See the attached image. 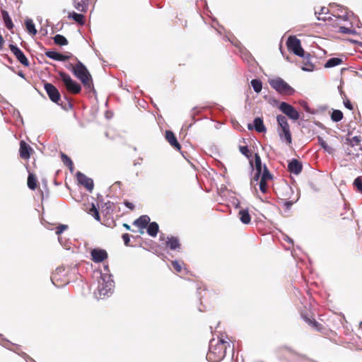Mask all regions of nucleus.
Returning <instances> with one entry per match:
<instances>
[{
	"mask_svg": "<svg viewBox=\"0 0 362 362\" xmlns=\"http://www.w3.org/2000/svg\"><path fill=\"white\" fill-rule=\"evenodd\" d=\"M228 349L233 352V346L230 345L227 336L221 334L217 338H213L209 342L206 359L211 362H220L225 358Z\"/></svg>",
	"mask_w": 362,
	"mask_h": 362,
	"instance_id": "f257e3e1",
	"label": "nucleus"
},
{
	"mask_svg": "<svg viewBox=\"0 0 362 362\" xmlns=\"http://www.w3.org/2000/svg\"><path fill=\"white\" fill-rule=\"evenodd\" d=\"M77 62L73 68V74L81 81L83 86L88 90L93 88V81L89 71L86 66L76 58Z\"/></svg>",
	"mask_w": 362,
	"mask_h": 362,
	"instance_id": "f03ea898",
	"label": "nucleus"
},
{
	"mask_svg": "<svg viewBox=\"0 0 362 362\" xmlns=\"http://www.w3.org/2000/svg\"><path fill=\"white\" fill-rule=\"evenodd\" d=\"M276 121L280 129L278 130L279 136L281 140H285L290 145L292 143V136L286 117L283 115L276 116Z\"/></svg>",
	"mask_w": 362,
	"mask_h": 362,
	"instance_id": "7ed1b4c3",
	"label": "nucleus"
},
{
	"mask_svg": "<svg viewBox=\"0 0 362 362\" xmlns=\"http://www.w3.org/2000/svg\"><path fill=\"white\" fill-rule=\"evenodd\" d=\"M269 83L272 88L281 95H292L295 90L281 78L270 79Z\"/></svg>",
	"mask_w": 362,
	"mask_h": 362,
	"instance_id": "20e7f679",
	"label": "nucleus"
},
{
	"mask_svg": "<svg viewBox=\"0 0 362 362\" xmlns=\"http://www.w3.org/2000/svg\"><path fill=\"white\" fill-rule=\"evenodd\" d=\"M58 74L68 92L72 94H78L81 92V85L76 81H74L68 74L60 71L58 72Z\"/></svg>",
	"mask_w": 362,
	"mask_h": 362,
	"instance_id": "39448f33",
	"label": "nucleus"
},
{
	"mask_svg": "<svg viewBox=\"0 0 362 362\" xmlns=\"http://www.w3.org/2000/svg\"><path fill=\"white\" fill-rule=\"evenodd\" d=\"M293 195L294 192L292 187L286 185L283 188V192L280 199L282 202V204L286 209H290L291 206L298 201V195L296 194L294 197H293Z\"/></svg>",
	"mask_w": 362,
	"mask_h": 362,
	"instance_id": "423d86ee",
	"label": "nucleus"
},
{
	"mask_svg": "<svg viewBox=\"0 0 362 362\" xmlns=\"http://www.w3.org/2000/svg\"><path fill=\"white\" fill-rule=\"evenodd\" d=\"M286 45L288 49L293 52L295 54L300 57L304 56V50L301 47L300 41L296 36L288 37Z\"/></svg>",
	"mask_w": 362,
	"mask_h": 362,
	"instance_id": "0eeeda50",
	"label": "nucleus"
},
{
	"mask_svg": "<svg viewBox=\"0 0 362 362\" xmlns=\"http://www.w3.org/2000/svg\"><path fill=\"white\" fill-rule=\"evenodd\" d=\"M279 109L290 119L296 121L300 117L299 112L290 104L282 102L279 106Z\"/></svg>",
	"mask_w": 362,
	"mask_h": 362,
	"instance_id": "6e6552de",
	"label": "nucleus"
},
{
	"mask_svg": "<svg viewBox=\"0 0 362 362\" xmlns=\"http://www.w3.org/2000/svg\"><path fill=\"white\" fill-rule=\"evenodd\" d=\"M273 178L272 175L268 170V168L264 165V170L262 174L260 175L259 177V189L262 193H266L267 192L268 189V185L267 182L269 181H271Z\"/></svg>",
	"mask_w": 362,
	"mask_h": 362,
	"instance_id": "1a4fd4ad",
	"label": "nucleus"
},
{
	"mask_svg": "<svg viewBox=\"0 0 362 362\" xmlns=\"http://www.w3.org/2000/svg\"><path fill=\"white\" fill-rule=\"evenodd\" d=\"M44 88L49 97V98L55 103H59L61 99V95L58 89L50 83H45Z\"/></svg>",
	"mask_w": 362,
	"mask_h": 362,
	"instance_id": "9d476101",
	"label": "nucleus"
},
{
	"mask_svg": "<svg viewBox=\"0 0 362 362\" xmlns=\"http://www.w3.org/2000/svg\"><path fill=\"white\" fill-rule=\"evenodd\" d=\"M9 49L21 64L26 67L29 66L30 62L28 58L16 45L11 44L9 45Z\"/></svg>",
	"mask_w": 362,
	"mask_h": 362,
	"instance_id": "9b49d317",
	"label": "nucleus"
},
{
	"mask_svg": "<svg viewBox=\"0 0 362 362\" xmlns=\"http://www.w3.org/2000/svg\"><path fill=\"white\" fill-rule=\"evenodd\" d=\"M98 291L100 296H105L111 293L114 286L113 281H105L104 277H101V279L98 281Z\"/></svg>",
	"mask_w": 362,
	"mask_h": 362,
	"instance_id": "f8f14e48",
	"label": "nucleus"
},
{
	"mask_svg": "<svg viewBox=\"0 0 362 362\" xmlns=\"http://www.w3.org/2000/svg\"><path fill=\"white\" fill-rule=\"evenodd\" d=\"M91 259L95 263L103 262L108 257V254L105 250L100 248H94L90 251Z\"/></svg>",
	"mask_w": 362,
	"mask_h": 362,
	"instance_id": "ddd939ff",
	"label": "nucleus"
},
{
	"mask_svg": "<svg viewBox=\"0 0 362 362\" xmlns=\"http://www.w3.org/2000/svg\"><path fill=\"white\" fill-rule=\"evenodd\" d=\"M255 168L256 173L254 177L251 179L250 184L251 185L255 187L258 184V181L262 173V162L260 156L255 153Z\"/></svg>",
	"mask_w": 362,
	"mask_h": 362,
	"instance_id": "4468645a",
	"label": "nucleus"
},
{
	"mask_svg": "<svg viewBox=\"0 0 362 362\" xmlns=\"http://www.w3.org/2000/svg\"><path fill=\"white\" fill-rule=\"evenodd\" d=\"M160 240H165L166 247H168L172 250L180 248L181 244L177 237L170 236L165 238L163 234L160 236Z\"/></svg>",
	"mask_w": 362,
	"mask_h": 362,
	"instance_id": "2eb2a0df",
	"label": "nucleus"
},
{
	"mask_svg": "<svg viewBox=\"0 0 362 362\" xmlns=\"http://www.w3.org/2000/svg\"><path fill=\"white\" fill-rule=\"evenodd\" d=\"M76 179L78 183L84 186L88 191H92L93 189V181L91 178L88 177L81 172H78L76 173Z\"/></svg>",
	"mask_w": 362,
	"mask_h": 362,
	"instance_id": "dca6fc26",
	"label": "nucleus"
},
{
	"mask_svg": "<svg viewBox=\"0 0 362 362\" xmlns=\"http://www.w3.org/2000/svg\"><path fill=\"white\" fill-rule=\"evenodd\" d=\"M149 222V216L147 215H142L133 222V225L138 227L139 228L140 233L143 234L144 229L147 228Z\"/></svg>",
	"mask_w": 362,
	"mask_h": 362,
	"instance_id": "f3484780",
	"label": "nucleus"
},
{
	"mask_svg": "<svg viewBox=\"0 0 362 362\" xmlns=\"http://www.w3.org/2000/svg\"><path fill=\"white\" fill-rule=\"evenodd\" d=\"M62 272H64V270L57 269L55 271V272L52 274V275L51 276L52 283L57 287L62 286L69 282L67 279H66L64 280H61V276H62Z\"/></svg>",
	"mask_w": 362,
	"mask_h": 362,
	"instance_id": "a211bd4d",
	"label": "nucleus"
},
{
	"mask_svg": "<svg viewBox=\"0 0 362 362\" xmlns=\"http://www.w3.org/2000/svg\"><path fill=\"white\" fill-rule=\"evenodd\" d=\"M90 0H72L73 6L81 13H86Z\"/></svg>",
	"mask_w": 362,
	"mask_h": 362,
	"instance_id": "6ab92c4d",
	"label": "nucleus"
},
{
	"mask_svg": "<svg viewBox=\"0 0 362 362\" xmlns=\"http://www.w3.org/2000/svg\"><path fill=\"white\" fill-rule=\"evenodd\" d=\"M32 151L33 150L30 148V146L28 144H27V143L25 141H21L20 142L19 153H20V156L22 159H24V160L29 159L30 157Z\"/></svg>",
	"mask_w": 362,
	"mask_h": 362,
	"instance_id": "aec40b11",
	"label": "nucleus"
},
{
	"mask_svg": "<svg viewBox=\"0 0 362 362\" xmlns=\"http://www.w3.org/2000/svg\"><path fill=\"white\" fill-rule=\"evenodd\" d=\"M247 128L250 130L255 129L259 133H264L267 131L263 119L261 117H256L254 119V124H248Z\"/></svg>",
	"mask_w": 362,
	"mask_h": 362,
	"instance_id": "412c9836",
	"label": "nucleus"
},
{
	"mask_svg": "<svg viewBox=\"0 0 362 362\" xmlns=\"http://www.w3.org/2000/svg\"><path fill=\"white\" fill-rule=\"evenodd\" d=\"M303 170L302 163L297 159H292L288 165V170L293 174L298 175Z\"/></svg>",
	"mask_w": 362,
	"mask_h": 362,
	"instance_id": "4be33fe9",
	"label": "nucleus"
},
{
	"mask_svg": "<svg viewBox=\"0 0 362 362\" xmlns=\"http://www.w3.org/2000/svg\"><path fill=\"white\" fill-rule=\"evenodd\" d=\"M165 139L168 141V142L176 150L180 151L181 150V145L178 142L175 134L170 131L167 130L165 132Z\"/></svg>",
	"mask_w": 362,
	"mask_h": 362,
	"instance_id": "5701e85b",
	"label": "nucleus"
},
{
	"mask_svg": "<svg viewBox=\"0 0 362 362\" xmlns=\"http://www.w3.org/2000/svg\"><path fill=\"white\" fill-rule=\"evenodd\" d=\"M240 221L244 224H249L251 221V216L248 209H241L238 212Z\"/></svg>",
	"mask_w": 362,
	"mask_h": 362,
	"instance_id": "b1692460",
	"label": "nucleus"
},
{
	"mask_svg": "<svg viewBox=\"0 0 362 362\" xmlns=\"http://www.w3.org/2000/svg\"><path fill=\"white\" fill-rule=\"evenodd\" d=\"M314 64L310 62V54L308 55L303 59L302 69L307 71H312L314 69Z\"/></svg>",
	"mask_w": 362,
	"mask_h": 362,
	"instance_id": "393cba45",
	"label": "nucleus"
},
{
	"mask_svg": "<svg viewBox=\"0 0 362 362\" xmlns=\"http://www.w3.org/2000/svg\"><path fill=\"white\" fill-rule=\"evenodd\" d=\"M146 228L148 234L151 237H156L159 230V226L156 222H149Z\"/></svg>",
	"mask_w": 362,
	"mask_h": 362,
	"instance_id": "a878e982",
	"label": "nucleus"
},
{
	"mask_svg": "<svg viewBox=\"0 0 362 362\" xmlns=\"http://www.w3.org/2000/svg\"><path fill=\"white\" fill-rule=\"evenodd\" d=\"M37 184L38 182L36 176L33 173H30L27 181V185L29 189L35 190L37 187Z\"/></svg>",
	"mask_w": 362,
	"mask_h": 362,
	"instance_id": "bb28decb",
	"label": "nucleus"
},
{
	"mask_svg": "<svg viewBox=\"0 0 362 362\" xmlns=\"http://www.w3.org/2000/svg\"><path fill=\"white\" fill-rule=\"evenodd\" d=\"M343 63V60L341 58L333 57L329 59L325 64V68H332L336 66L340 65Z\"/></svg>",
	"mask_w": 362,
	"mask_h": 362,
	"instance_id": "cd10ccee",
	"label": "nucleus"
},
{
	"mask_svg": "<svg viewBox=\"0 0 362 362\" xmlns=\"http://www.w3.org/2000/svg\"><path fill=\"white\" fill-rule=\"evenodd\" d=\"M61 158L64 165L69 168L71 173H73L74 166L71 159L64 153H61Z\"/></svg>",
	"mask_w": 362,
	"mask_h": 362,
	"instance_id": "c85d7f7f",
	"label": "nucleus"
},
{
	"mask_svg": "<svg viewBox=\"0 0 362 362\" xmlns=\"http://www.w3.org/2000/svg\"><path fill=\"white\" fill-rule=\"evenodd\" d=\"M68 17L73 18L74 21L81 25L85 24V16L81 13H77L75 12L69 13Z\"/></svg>",
	"mask_w": 362,
	"mask_h": 362,
	"instance_id": "c756f323",
	"label": "nucleus"
},
{
	"mask_svg": "<svg viewBox=\"0 0 362 362\" xmlns=\"http://www.w3.org/2000/svg\"><path fill=\"white\" fill-rule=\"evenodd\" d=\"M1 14H2V18L4 21L6 27L8 29L11 30L13 28V23L11 21V18H10V16L8 15V13L5 10H2Z\"/></svg>",
	"mask_w": 362,
	"mask_h": 362,
	"instance_id": "7c9ffc66",
	"label": "nucleus"
},
{
	"mask_svg": "<svg viewBox=\"0 0 362 362\" xmlns=\"http://www.w3.org/2000/svg\"><path fill=\"white\" fill-rule=\"evenodd\" d=\"M45 55L50 59L60 62H64V59L65 58L63 57L62 54L54 51L46 52Z\"/></svg>",
	"mask_w": 362,
	"mask_h": 362,
	"instance_id": "2f4dec72",
	"label": "nucleus"
},
{
	"mask_svg": "<svg viewBox=\"0 0 362 362\" xmlns=\"http://www.w3.org/2000/svg\"><path fill=\"white\" fill-rule=\"evenodd\" d=\"M25 24L27 31L30 34H31L33 35H35L37 33V30L35 29V26L33 21L31 19H27L25 22Z\"/></svg>",
	"mask_w": 362,
	"mask_h": 362,
	"instance_id": "473e14b6",
	"label": "nucleus"
},
{
	"mask_svg": "<svg viewBox=\"0 0 362 362\" xmlns=\"http://www.w3.org/2000/svg\"><path fill=\"white\" fill-rule=\"evenodd\" d=\"M54 44L60 46L67 45H68V40L66 38L59 34L56 35L54 37Z\"/></svg>",
	"mask_w": 362,
	"mask_h": 362,
	"instance_id": "72a5a7b5",
	"label": "nucleus"
},
{
	"mask_svg": "<svg viewBox=\"0 0 362 362\" xmlns=\"http://www.w3.org/2000/svg\"><path fill=\"white\" fill-rule=\"evenodd\" d=\"M317 140H318V143L320 145V146L327 152H328L329 153H332L333 151H334V149L329 146L327 142L321 137V136H318L317 137Z\"/></svg>",
	"mask_w": 362,
	"mask_h": 362,
	"instance_id": "f704fd0d",
	"label": "nucleus"
},
{
	"mask_svg": "<svg viewBox=\"0 0 362 362\" xmlns=\"http://www.w3.org/2000/svg\"><path fill=\"white\" fill-rule=\"evenodd\" d=\"M251 86H252L254 90L259 93L262 88V83L260 80L258 79H252L251 81Z\"/></svg>",
	"mask_w": 362,
	"mask_h": 362,
	"instance_id": "c9c22d12",
	"label": "nucleus"
},
{
	"mask_svg": "<svg viewBox=\"0 0 362 362\" xmlns=\"http://www.w3.org/2000/svg\"><path fill=\"white\" fill-rule=\"evenodd\" d=\"M331 119L334 122H339L343 119V113L341 110H334L331 115Z\"/></svg>",
	"mask_w": 362,
	"mask_h": 362,
	"instance_id": "e433bc0d",
	"label": "nucleus"
},
{
	"mask_svg": "<svg viewBox=\"0 0 362 362\" xmlns=\"http://www.w3.org/2000/svg\"><path fill=\"white\" fill-rule=\"evenodd\" d=\"M308 325H310L314 329H315L318 332H322L324 329L322 325L319 323L318 322H317L314 318L311 321V323H309Z\"/></svg>",
	"mask_w": 362,
	"mask_h": 362,
	"instance_id": "4c0bfd02",
	"label": "nucleus"
},
{
	"mask_svg": "<svg viewBox=\"0 0 362 362\" xmlns=\"http://www.w3.org/2000/svg\"><path fill=\"white\" fill-rule=\"evenodd\" d=\"M239 151L242 154L246 156L247 158H250L252 156V153L248 149L247 146H240Z\"/></svg>",
	"mask_w": 362,
	"mask_h": 362,
	"instance_id": "58836bf2",
	"label": "nucleus"
},
{
	"mask_svg": "<svg viewBox=\"0 0 362 362\" xmlns=\"http://www.w3.org/2000/svg\"><path fill=\"white\" fill-rule=\"evenodd\" d=\"M182 264H183L182 262H178L176 260L172 262L173 268L177 272H181L182 269Z\"/></svg>",
	"mask_w": 362,
	"mask_h": 362,
	"instance_id": "ea45409f",
	"label": "nucleus"
},
{
	"mask_svg": "<svg viewBox=\"0 0 362 362\" xmlns=\"http://www.w3.org/2000/svg\"><path fill=\"white\" fill-rule=\"evenodd\" d=\"M354 185L357 189L362 193V177H358L355 179Z\"/></svg>",
	"mask_w": 362,
	"mask_h": 362,
	"instance_id": "a19ab883",
	"label": "nucleus"
},
{
	"mask_svg": "<svg viewBox=\"0 0 362 362\" xmlns=\"http://www.w3.org/2000/svg\"><path fill=\"white\" fill-rule=\"evenodd\" d=\"M339 33L343 34H352L354 33V30L351 28H349L344 26H340L339 28Z\"/></svg>",
	"mask_w": 362,
	"mask_h": 362,
	"instance_id": "79ce46f5",
	"label": "nucleus"
},
{
	"mask_svg": "<svg viewBox=\"0 0 362 362\" xmlns=\"http://www.w3.org/2000/svg\"><path fill=\"white\" fill-rule=\"evenodd\" d=\"M90 214L94 216V218L96 220L100 221V215L98 211L97 210L94 205L92 206V208L90 209Z\"/></svg>",
	"mask_w": 362,
	"mask_h": 362,
	"instance_id": "37998d69",
	"label": "nucleus"
},
{
	"mask_svg": "<svg viewBox=\"0 0 362 362\" xmlns=\"http://www.w3.org/2000/svg\"><path fill=\"white\" fill-rule=\"evenodd\" d=\"M67 228H68V226L67 225L61 224V225H59V226H57L56 228V234L57 235H60L64 230H66Z\"/></svg>",
	"mask_w": 362,
	"mask_h": 362,
	"instance_id": "c03bdc74",
	"label": "nucleus"
},
{
	"mask_svg": "<svg viewBox=\"0 0 362 362\" xmlns=\"http://www.w3.org/2000/svg\"><path fill=\"white\" fill-rule=\"evenodd\" d=\"M124 243L126 246L129 245L130 235L128 233H124L122 236Z\"/></svg>",
	"mask_w": 362,
	"mask_h": 362,
	"instance_id": "a18cd8bd",
	"label": "nucleus"
},
{
	"mask_svg": "<svg viewBox=\"0 0 362 362\" xmlns=\"http://www.w3.org/2000/svg\"><path fill=\"white\" fill-rule=\"evenodd\" d=\"M344 105L347 109H349L350 110H354V107L349 99L344 100Z\"/></svg>",
	"mask_w": 362,
	"mask_h": 362,
	"instance_id": "49530a36",
	"label": "nucleus"
},
{
	"mask_svg": "<svg viewBox=\"0 0 362 362\" xmlns=\"http://www.w3.org/2000/svg\"><path fill=\"white\" fill-rule=\"evenodd\" d=\"M360 141H361V139H359L358 136H356L352 137L351 139H350V142L352 146H354V144H356V145L359 144Z\"/></svg>",
	"mask_w": 362,
	"mask_h": 362,
	"instance_id": "de8ad7c7",
	"label": "nucleus"
},
{
	"mask_svg": "<svg viewBox=\"0 0 362 362\" xmlns=\"http://www.w3.org/2000/svg\"><path fill=\"white\" fill-rule=\"evenodd\" d=\"M124 204L132 211H133L135 208L134 204L128 201H124Z\"/></svg>",
	"mask_w": 362,
	"mask_h": 362,
	"instance_id": "09e8293b",
	"label": "nucleus"
},
{
	"mask_svg": "<svg viewBox=\"0 0 362 362\" xmlns=\"http://www.w3.org/2000/svg\"><path fill=\"white\" fill-rule=\"evenodd\" d=\"M301 316H302L303 319L308 323V325L309 323H311V321L313 320V317H308V315H304L303 313H301Z\"/></svg>",
	"mask_w": 362,
	"mask_h": 362,
	"instance_id": "8fccbe9b",
	"label": "nucleus"
},
{
	"mask_svg": "<svg viewBox=\"0 0 362 362\" xmlns=\"http://www.w3.org/2000/svg\"><path fill=\"white\" fill-rule=\"evenodd\" d=\"M72 54L71 53H69L68 54H63V57H65L64 59V61H66V60H68L69 59H71L72 57Z\"/></svg>",
	"mask_w": 362,
	"mask_h": 362,
	"instance_id": "3c124183",
	"label": "nucleus"
},
{
	"mask_svg": "<svg viewBox=\"0 0 362 362\" xmlns=\"http://www.w3.org/2000/svg\"><path fill=\"white\" fill-rule=\"evenodd\" d=\"M4 43V40L3 37H2V35H0V49H2Z\"/></svg>",
	"mask_w": 362,
	"mask_h": 362,
	"instance_id": "603ef678",
	"label": "nucleus"
},
{
	"mask_svg": "<svg viewBox=\"0 0 362 362\" xmlns=\"http://www.w3.org/2000/svg\"><path fill=\"white\" fill-rule=\"evenodd\" d=\"M344 13H345V14L339 16V17L341 18V19H343L344 21H346L347 20V13H346V11H344Z\"/></svg>",
	"mask_w": 362,
	"mask_h": 362,
	"instance_id": "864d4df0",
	"label": "nucleus"
},
{
	"mask_svg": "<svg viewBox=\"0 0 362 362\" xmlns=\"http://www.w3.org/2000/svg\"><path fill=\"white\" fill-rule=\"evenodd\" d=\"M75 66V64H69L67 66V68L71 71V72L73 73V68L72 67H74Z\"/></svg>",
	"mask_w": 362,
	"mask_h": 362,
	"instance_id": "5fc2aeb1",
	"label": "nucleus"
},
{
	"mask_svg": "<svg viewBox=\"0 0 362 362\" xmlns=\"http://www.w3.org/2000/svg\"><path fill=\"white\" fill-rule=\"evenodd\" d=\"M328 11V9L325 7L321 8V12L320 13H326V12Z\"/></svg>",
	"mask_w": 362,
	"mask_h": 362,
	"instance_id": "6e6d98bb",
	"label": "nucleus"
},
{
	"mask_svg": "<svg viewBox=\"0 0 362 362\" xmlns=\"http://www.w3.org/2000/svg\"><path fill=\"white\" fill-rule=\"evenodd\" d=\"M123 226L127 229V230H130L131 228H130V226L128 225L127 223H124L123 224Z\"/></svg>",
	"mask_w": 362,
	"mask_h": 362,
	"instance_id": "4d7b16f0",
	"label": "nucleus"
}]
</instances>
